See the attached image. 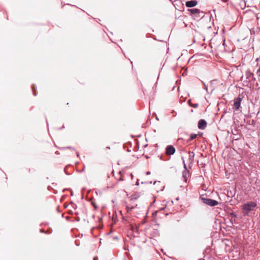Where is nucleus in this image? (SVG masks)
Returning <instances> with one entry per match:
<instances>
[{
  "label": "nucleus",
  "instance_id": "nucleus-11",
  "mask_svg": "<svg viewBox=\"0 0 260 260\" xmlns=\"http://www.w3.org/2000/svg\"><path fill=\"white\" fill-rule=\"evenodd\" d=\"M150 174V173L149 172H147L146 173V174L148 175H149Z\"/></svg>",
  "mask_w": 260,
  "mask_h": 260
},
{
  "label": "nucleus",
  "instance_id": "nucleus-10",
  "mask_svg": "<svg viewBox=\"0 0 260 260\" xmlns=\"http://www.w3.org/2000/svg\"><path fill=\"white\" fill-rule=\"evenodd\" d=\"M136 184H137V185H139V180H138V181H137V183H136Z\"/></svg>",
  "mask_w": 260,
  "mask_h": 260
},
{
  "label": "nucleus",
  "instance_id": "nucleus-1",
  "mask_svg": "<svg viewBox=\"0 0 260 260\" xmlns=\"http://www.w3.org/2000/svg\"><path fill=\"white\" fill-rule=\"evenodd\" d=\"M256 206V204L252 202L244 204L242 206V209L244 212V215H247L250 211L253 210Z\"/></svg>",
  "mask_w": 260,
  "mask_h": 260
},
{
  "label": "nucleus",
  "instance_id": "nucleus-2",
  "mask_svg": "<svg viewBox=\"0 0 260 260\" xmlns=\"http://www.w3.org/2000/svg\"><path fill=\"white\" fill-rule=\"evenodd\" d=\"M202 200L205 204L210 206H215L218 204L217 201L208 198H202Z\"/></svg>",
  "mask_w": 260,
  "mask_h": 260
},
{
  "label": "nucleus",
  "instance_id": "nucleus-6",
  "mask_svg": "<svg viewBox=\"0 0 260 260\" xmlns=\"http://www.w3.org/2000/svg\"><path fill=\"white\" fill-rule=\"evenodd\" d=\"M198 3L196 1H190L186 2V6L188 8L193 7L197 5Z\"/></svg>",
  "mask_w": 260,
  "mask_h": 260
},
{
  "label": "nucleus",
  "instance_id": "nucleus-13",
  "mask_svg": "<svg viewBox=\"0 0 260 260\" xmlns=\"http://www.w3.org/2000/svg\"><path fill=\"white\" fill-rule=\"evenodd\" d=\"M205 88H206V90H207V87L205 85Z\"/></svg>",
  "mask_w": 260,
  "mask_h": 260
},
{
  "label": "nucleus",
  "instance_id": "nucleus-12",
  "mask_svg": "<svg viewBox=\"0 0 260 260\" xmlns=\"http://www.w3.org/2000/svg\"><path fill=\"white\" fill-rule=\"evenodd\" d=\"M214 82V81H212L211 82V84H213Z\"/></svg>",
  "mask_w": 260,
  "mask_h": 260
},
{
  "label": "nucleus",
  "instance_id": "nucleus-9",
  "mask_svg": "<svg viewBox=\"0 0 260 260\" xmlns=\"http://www.w3.org/2000/svg\"><path fill=\"white\" fill-rule=\"evenodd\" d=\"M257 74H258V76H260V66H259V68L258 69V70L257 71Z\"/></svg>",
  "mask_w": 260,
  "mask_h": 260
},
{
  "label": "nucleus",
  "instance_id": "nucleus-8",
  "mask_svg": "<svg viewBox=\"0 0 260 260\" xmlns=\"http://www.w3.org/2000/svg\"><path fill=\"white\" fill-rule=\"evenodd\" d=\"M193 13H196L198 11V9H192L191 10Z\"/></svg>",
  "mask_w": 260,
  "mask_h": 260
},
{
  "label": "nucleus",
  "instance_id": "nucleus-3",
  "mask_svg": "<svg viewBox=\"0 0 260 260\" xmlns=\"http://www.w3.org/2000/svg\"><path fill=\"white\" fill-rule=\"evenodd\" d=\"M175 152V148L172 146H168L166 148V153L167 155H173Z\"/></svg>",
  "mask_w": 260,
  "mask_h": 260
},
{
  "label": "nucleus",
  "instance_id": "nucleus-5",
  "mask_svg": "<svg viewBox=\"0 0 260 260\" xmlns=\"http://www.w3.org/2000/svg\"><path fill=\"white\" fill-rule=\"evenodd\" d=\"M241 104V99L237 98L234 101V107L236 110H238L240 107Z\"/></svg>",
  "mask_w": 260,
  "mask_h": 260
},
{
  "label": "nucleus",
  "instance_id": "nucleus-7",
  "mask_svg": "<svg viewBox=\"0 0 260 260\" xmlns=\"http://www.w3.org/2000/svg\"><path fill=\"white\" fill-rule=\"evenodd\" d=\"M197 135L196 134H191L189 140H192L195 139L197 137Z\"/></svg>",
  "mask_w": 260,
  "mask_h": 260
},
{
  "label": "nucleus",
  "instance_id": "nucleus-4",
  "mask_svg": "<svg viewBox=\"0 0 260 260\" xmlns=\"http://www.w3.org/2000/svg\"><path fill=\"white\" fill-rule=\"evenodd\" d=\"M207 122L203 119L200 120L198 123V127L200 129H203L206 126Z\"/></svg>",
  "mask_w": 260,
  "mask_h": 260
}]
</instances>
